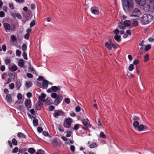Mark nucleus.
I'll list each match as a JSON object with an SVG mask.
<instances>
[{
    "instance_id": "4be33fe9",
    "label": "nucleus",
    "mask_w": 154,
    "mask_h": 154,
    "mask_svg": "<svg viewBox=\"0 0 154 154\" xmlns=\"http://www.w3.org/2000/svg\"><path fill=\"white\" fill-rule=\"evenodd\" d=\"M24 64V62L22 60H19L18 62V65L20 67H23Z\"/></svg>"
},
{
    "instance_id": "a18cd8bd",
    "label": "nucleus",
    "mask_w": 154,
    "mask_h": 154,
    "mask_svg": "<svg viewBox=\"0 0 154 154\" xmlns=\"http://www.w3.org/2000/svg\"><path fill=\"white\" fill-rule=\"evenodd\" d=\"M151 45H148L146 46L145 48V50L146 51H147L149 50L150 48Z\"/></svg>"
},
{
    "instance_id": "a19ab883",
    "label": "nucleus",
    "mask_w": 154,
    "mask_h": 154,
    "mask_svg": "<svg viewBox=\"0 0 154 154\" xmlns=\"http://www.w3.org/2000/svg\"><path fill=\"white\" fill-rule=\"evenodd\" d=\"M149 60V56L148 54H146L144 57V61L147 62Z\"/></svg>"
},
{
    "instance_id": "de8ad7c7",
    "label": "nucleus",
    "mask_w": 154,
    "mask_h": 154,
    "mask_svg": "<svg viewBox=\"0 0 154 154\" xmlns=\"http://www.w3.org/2000/svg\"><path fill=\"white\" fill-rule=\"evenodd\" d=\"M51 96L52 98H56L58 97L57 95V94H56L55 93H54L52 94L51 95Z\"/></svg>"
},
{
    "instance_id": "393cba45",
    "label": "nucleus",
    "mask_w": 154,
    "mask_h": 154,
    "mask_svg": "<svg viewBox=\"0 0 154 154\" xmlns=\"http://www.w3.org/2000/svg\"><path fill=\"white\" fill-rule=\"evenodd\" d=\"M114 39L118 42H120L121 41V36L119 35H116L114 36Z\"/></svg>"
},
{
    "instance_id": "f257e3e1",
    "label": "nucleus",
    "mask_w": 154,
    "mask_h": 154,
    "mask_svg": "<svg viewBox=\"0 0 154 154\" xmlns=\"http://www.w3.org/2000/svg\"><path fill=\"white\" fill-rule=\"evenodd\" d=\"M140 119L139 117L134 116L133 117V120L134 121L133 125L135 129L138 131H146L148 129V127L146 125H144L143 124L139 125V121Z\"/></svg>"
},
{
    "instance_id": "c756f323",
    "label": "nucleus",
    "mask_w": 154,
    "mask_h": 154,
    "mask_svg": "<svg viewBox=\"0 0 154 154\" xmlns=\"http://www.w3.org/2000/svg\"><path fill=\"white\" fill-rule=\"evenodd\" d=\"M17 68V66L15 65H13L11 67V70L12 71H16Z\"/></svg>"
},
{
    "instance_id": "bb28decb",
    "label": "nucleus",
    "mask_w": 154,
    "mask_h": 154,
    "mask_svg": "<svg viewBox=\"0 0 154 154\" xmlns=\"http://www.w3.org/2000/svg\"><path fill=\"white\" fill-rule=\"evenodd\" d=\"M80 126V125L76 124L74 125V127L72 128V129L74 130H77L79 128V126Z\"/></svg>"
},
{
    "instance_id": "2f4dec72",
    "label": "nucleus",
    "mask_w": 154,
    "mask_h": 154,
    "mask_svg": "<svg viewBox=\"0 0 154 154\" xmlns=\"http://www.w3.org/2000/svg\"><path fill=\"white\" fill-rule=\"evenodd\" d=\"M21 85V84L20 82H17L16 83V87L17 89H19Z\"/></svg>"
},
{
    "instance_id": "13d9d810",
    "label": "nucleus",
    "mask_w": 154,
    "mask_h": 154,
    "mask_svg": "<svg viewBox=\"0 0 154 154\" xmlns=\"http://www.w3.org/2000/svg\"><path fill=\"white\" fill-rule=\"evenodd\" d=\"M55 108L54 106H51L49 107V109L51 111H53Z\"/></svg>"
},
{
    "instance_id": "6ab92c4d",
    "label": "nucleus",
    "mask_w": 154,
    "mask_h": 154,
    "mask_svg": "<svg viewBox=\"0 0 154 154\" xmlns=\"http://www.w3.org/2000/svg\"><path fill=\"white\" fill-rule=\"evenodd\" d=\"M42 106V103L41 102H38L36 105V108L37 110L40 109Z\"/></svg>"
},
{
    "instance_id": "39448f33",
    "label": "nucleus",
    "mask_w": 154,
    "mask_h": 154,
    "mask_svg": "<svg viewBox=\"0 0 154 154\" xmlns=\"http://www.w3.org/2000/svg\"><path fill=\"white\" fill-rule=\"evenodd\" d=\"M141 14L140 11L137 8H134L132 11V12L130 14L131 17H139Z\"/></svg>"
},
{
    "instance_id": "603ef678",
    "label": "nucleus",
    "mask_w": 154,
    "mask_h": 154,
    "mask_svg": "<svg viewBox=\"0 0 154 154\" xmlns=\"http://www.w3.org/2000/svg\"><path fill=\"white\" fill-rule=\"evenodd\" d=\"M138 24V22L136 20L134 21L132 23V25L134 26H137Z\"/></svg>"
},
{
    "instance_id": "0e129e2a",
    "label": "nucleus",
    "mask_w": 154,
    "mask_h": 154,
    "mask_svg": "<svg viewBox=\"0 0 154 154\" xmlns=\"http://www.w3.org/2000/svg\"><path fill=\"white\" fill-rule=\"evenodd\" d=\"M9 6L11 9L12 10L14 9V6L13 5V4L12 3H10L9 4Z\"/></svg>"
},
{
    "instance_id": "8fccbe9b",
    "label": "nucleus",
    "mask_w": 154,
    "mask_h": 154,
    "mask_svg": "<svg viewBox=\"0 0 154 154\" xmlns=\"http://www.w3.org/2000/svg\"><path fill=\"white\" fill-rule=\"evenodd\" d=\"M5 16V13L3 11H1L0 12V17H3Z\"/></svg>"
},
{
    "instance_id": "72a5a7b5",
    "label": "nucleus",
    "mask_w": 154,
    "mask_h": 154,
    "mask_svg": "<svg viewBox=\"0 0 154 154\" xmlns=\"http://www.w3.org/2000/svg\"><path fill=\"white\" fill-rule=\"evenodd\" d=\"M134 69V65L132 64H130L128 67V70L130 71H132Z\"/></svg>"
},
{
    "instance_id": "58836bf2",
    "label": "nucleus",
    "mask_w": 154,
    "mask_h": 154,
    "mask_svg": "<svg viewBox=\"0 0 154 154\" xmlns=\"http://www.w3.org/2000/svg\"><path fill=\"white\" fill-rule=\"evenodd\" d=\"M66 136L67 137H69L71 136L72 134V132L69 131H67L66 132Z\"/></svg>"
},
{
    "instance_id": "c03bdc74",
    "label": "nucleus",
    "mask_w": 154,
    "mask_h": 154,
    "mask_svg": "<svg viewBox=\"0 0 154 154\" xmlns=\"http://www.w3.org/2000/svg\"><path fill=\"white\" fill-rule=\"evenodd\" d=\"M9 87L10 89H13L14 87V83H11L9 85Z\"/></svg>"
},
{
    "instance_id": "4c0bfd02",
    "label": "nucleus",
    "mask_w": 154,
    "mask_h": 154,
    "mask_svg": "<svg viewBox=\"0 0 154 154\" xmlns=\"http://www.w3.org/2000/svg\"><path fill=\"white\" fill-rule=\"evenodd\" d=\"M18 149H19L17 147H15L12 150V152L13 153H16L18 152Z\"/></svg>"
},
{
    "instance_id": "37998d69",
    "label": "nucleus",
    "mask_w": 154,
    "mask_h": 154,
    "mask_svg": "<svg viewBox=\"0 0 154 154\" xmlns=\"http://www.w3.org/2000/svg\"><path fill=\"white\" fill-rule=\"evenodd\" d=\"M21 54V51L19 50H17L16 51V55L17 56L19 57Z\"/></svg>"
},
{
    "instance_id": "f8f14e48",
    "label": "nucleus",
    "mask_w": 154,
    "mask_h": 154,
    "mask_svg": "<svg viewBox=\"0 0 154 154\" xmlns=\"http://www.w3.org/2000/svg\"><path fill=\"white\" fill-rule=\"evenodd\" d=\"M24 104L27 109H29L31 107V101L30 100H26L25 101Z\"/></svg>"
},
{
    "instance_id": "7ed1b4c3",
    "label": "nucleus",
    "mask_w": 154,
    "mask_h": 154,
    "mask_svg": "<svg viewBox=\"0 0 154 154\" xmlns=\"http://www.w3.org/2000/svg\"><path fill=\"white\" fill-rule=\"evenodd\" d=\"M153 19L152 16L149 14H143L141 18V23L143 25H145L149 24Z\"/></svg>"
},
{
    "instance_id": "473e14b6",
    "label": "nucleus",
    "mask_w": 154,
    "mask_h": 154,
    "mask_svg": "<svg viewBox=\"0 0 154 154\" xmlns=\"http://www.w3.org/2000/svg\"><path fill=\"white\" fill-rule=\"evenodd\" d=\"M11 38L12 42H14L17 39L15 36L14 35H11Z\"/></svg>"
},
{
    "instance_id": "680f3d73",
    "label": "nucleus",
    "mask_w": 154,
    "mask_h": 154,
    "mask_svg": "<svg viewBox=\"0 0 154 154\" xmlns=\"http://www.w3.org/2000/svg\"><path fill=\"white\" fill-rule=\"evenodd\" d=\"M80 107L79 106H78L75 108V109L76 112H79L80 111Z\"/></svg>"
},
{
    "instance_id": "6e6552de",
    "label": "nucleus",
    "mask_w": 154,
    "mask_h": 154,
    "mask_svg": "<svg viewBox=\"0 0 154 154\" xmlns=\"http://www.w3.org/2000/svg\"><path fill=\"white\" fill-rule=\"evenodd\" d=\"M72 122V119L71 118H66L63 123L64 127L67 128H69Z\"/></svg>"
},
{
    "instance_id": "aec40b11",
    "label": "nucleus",
    "mask_w": 154,
    "mask_h": 154,
    "mask_svg": "<svg viewBox=\"0 0 154 154\" xmlns=\"http://www.w3.org/2000/svg\"><path fill=\"white\" fill-rule=\"evenodd\" d=\"M46 104L48 105H50L52 103V100L50 97H48L45 101Z\"/></svg>"
},
{
    "instance_id": "5fc2aeb1",
    "label": "nucleus",
    "mask_w": 154,
    "mask_h": 154,
    "mask_svg": "<svg viewBox=\"0 0 154 154\" xmlns=\"http://www.w3.org/2000/svg\"><path fill=\"white\" fill-rule=\"evenodd\" d=\"M11 63L10 60L8 59H7L5 60V63L6 64L8 65Z\"/></svg>"
},
{
    "instance_id": "0eeeda50",
    "label": "nucleus",
    "mask_w": 154,
    "mask_h": 154,
    "mask_svg": "<svg viewBox=\"0 0 154 154\" xmlns=\"http://www.w3.org/2000/svg\"><path fill=\"white\" fill-rule=\"evenodd\" d=\"M131 24V22L129 20H127L124 21L123 24L120 23L119 24V28L121 29H124L126 26L128 27Z\"/></svg>"
},
{
    "instance_id": "5701e85b",
    "label": "nucleus",
    "mask_w": 154,
    "mask_h": 154,
    "mask_svg": "<svg viewBox=\"0 0 154 154\" xmlns=\"http://www.w3.org/2000/svg\"><path fill=\"white\" fill-rule=\"evenodd\" d=\"M33 125L35 127L38 125V120L34 118L33 121Z\"/></svg>"
},
{
    "instance_id": "c9c22d12",
    "label": "nucleus",
    "mask_w": 154,
    "mask_h": 154,
    "mask_svg": "<svg viewBox=\"0 0 154 154\" xmlns=\"http://www.w3.org/2000/svg\"><path fill=\"white\" fill-rule=\"evenodd\" d=\"M22 50L23 51H25L27 49V46L25 44H23V45L22 46Z\"/></svg>"
},
{
    "instance_id": "ddd939ff",
    "label": "nucleus",
    "mask_w": 154,
    "mask_h": 154,
    "mask_svg": "<svg viewBox=\"0 0 154 154\" xmlns=\"http://www.w3.org/2000/svg\"><path fill=\"white\" fill-rule=\"evenodd\" d=\"M109 43L106 42L105 43V46L109 50H111L112 49V40H109Z\"/></svg>"
},
{
    "instance_id": "e2e57ef3",
    "label": "nucleus",
    "mask_w": 154,
    "mask_h": 154,
    "mask_svg": "<svg viewBox=\"0 0 154 154\" xmlns=\"http://www.w3.org/2000/svg\"><path fill=\"white\" fill-rule=\"evenodd\" d=\"M37 130L38 132L41 133L42 132L43 129L41 127H38L37 128Z\"/></svg>"
},
{
    "instance_id": "20e7f679",
    "label": "nucleus",
    "mask_w": 154,
    "mask_h": 154,
    "mask_svg": "<svg viewBox=\"0 0 154 154\" xmlns=\"http://www.w3.org/2000/svg\"><path fill=\"white\" fill-rule=\"evenodd\" d=\"M144 9L147 12H154V0H149L145 6Z\"/></svg>"
},
{
    "instance_id": "423d86ee",
    "label": "nucleus",
    "mask_w": 154,
    "mask_h": 154,
    "mask_svg": "<svg viewBox=\"0 0 154 154\" xmlns=\"http://www.w3.org/2000/svg\"><path fill=\"white\" fill-rule=\"evenodd\" d=\"M42 83L41 82H38L37 84V86L43 89H46L47 88L49 82L47 80L45 79L43 80Z\"/></svg>"
},
{
    "instance_id": "ea45409f",
    "label": "nucleus",
    "mask_w": 154,
    "mask_h": 154,
    "mask_svg": "<svg viewBox=\"0 0 154 154\" xmlns=\"http://www.w3.org/2000/svg\"><path fill=\"white\" fill-rule=\"evenodd\" d=\"M65 102L67 104H69L70 103V100L69 98H66L64 100Z\"/></svg>"
},
{
    "instance_id": "3c124183",
    "label": "nucleus",
    "mask_w": 154,
    "mask_h": 154,
    "mask_svg": "<svg viewBox=\"0 0 154 154\" xmlns=\"http://www.w3.org/2000/svg\"><path fill=\"white\" fill-rule=\"evenodd\" d=\"M17 97L18 100H21L22 98L21 94L20 93H18L17 95Z\"/></svg>"
},
{
    "instance_id": "dca6fc26",
    "label": "nucleus",
    "mask_w": 154,
    "mask_h": 154,
    "mask_svg": "<svg viewBox=\"0 0 154 154\" xmlns=\"http://www.w3.org/2000/svg\"><path fill=\"white\" fill-rule=\"evenodd\" d=\"M136 3L140 6H143L146 3V0H135Z\"/></svg>"
},
{
    "instance_id": "1a4fd4ad",
    "label": "nucleus",
    "mask_w": 154,
    "mask_h": 154,
    "mask_svg": "<svg viewBox=\"0 0 154 154\" xmlns=\"http://www.w3.org/2000/svg\"><path fill=\"white\" fill-rule=\"evenodd\" d=\"M64 114V112L62 111L55 110L53 113V116L55 118H57L59 116H63Z\"/></svg>"
},
{
    "instance_id": "864d4df0",
    "label": "nucleus",
    "mask_w": 154,
    "mask_h": 154,
    "mask_svg": "<svg viewBox=\"0 0 154 154\" xmlns=\"http://www.w3.org/2000/svg\"><path fill=\"white\" fill-rule=\"evenodd\" d=\"M70 149L73 152H74L75 149V146L73 145H71L70 146Z\"/></svg>"
},
{
    "instance_id": "4d7b16f0",
    "label": "nucleus",
    "mask_w": 154,
    "mask_h": 154,
    "mask_svg": "<svg viewBox=\"0 0 154 154\" xmlns=\"http://www.w3.org/2000/svg\"><path fill=\"white\" fill-rule=\"evenodd\" d=\"M26 96L30 98L32 97V94L30 92H28L26 94Z\"/></svg>"
},
{
    "instance_id": "a211bd4d",
    "label": "nucleus",
    "mask_w": 154,
    "mask_h": 154,
    "mask_svg": "<svg viewBox=\"0 0 154 154\" xmlns=\"http://www.w3.org/2000/svg\"><path fill=\"white\" fill-rule=\"evenodd\" d=\"M3 26L6 32L7 31L10 30L11 28L10 25L8 23H5L3 25Z\"/></svg>"
},
{
    "instance_id": "09e8293b",
    "label": "nucleus",
    "mask_w": 154,
    "mask_h": 154,
    "mask_svg": "<svg viewBox=\"0 0 154 154\" xmlns=\"http://www.w3.org/2000/svg\"><path fill=\"white\" fill-rule=\"evenodd\" d=\"M136 70L137 73L138 75L140 77V78L141 74L140 73V70L138 69L137 66L136 67Z\"/></svg>"
},
{
    "instance_id": "2eb2a0df",
    "label": "nucleus",
    "mask_w": 154,
    "mask_h": 154,
    "mask_svg": "<svg viewBox=\"0 0 154 154\" xmlns=\"http://www.w3.org/2000/svg\"><path fill=\"white\" fill-rule=\"evenodd\" d=\"M46 95L43 93H42L41 95L39 96V99L42 102H45V98Z\"/></svg>"
},
{
    "instance_id": "bf43d9fd",
    "label": "nucleus",
    "mask_w": 154,
    "mask_h": 154,
    "mask_svg": "<svg viewBox=\"0 0 154 154\" xmlns=\"http://www.w3.org/2000/svg\"><path fill=\"white\" fill-rule=\"evenodd\" d=\"M139 62L138 60H135L133 61V63L134 65H136Z\"/></svg>"
},
{
    "instance_id": "f03ea898",
    "label": "nucleus",
    "mask_w": 154,
    "mask_h": 154,
    "mask_svg": "<svg viewBox=\"0 0 154 154\" xmlns=\"http://www.w3.org/2000/svg\"><path fill=\"white\" fill-rule=\"evenodd\" d=\"M124 10L125 11H130L133 7V0H122Z\"/></svg>"
},
{
    "instance_id": "f704fd0d",
    "label": "nucleus",
    "mask_w": 154,
    "mask_h": 154,
    "mask_svg": "<svg viewBox=\"0 0 154 154\" xmlns=\"http://www.w3.org/2000/svg\"><path fill=\"white\" fill-rule=\"evenodd\" d=\"M44 151L42 149L38 150L35 154H44Z\"/></svg>"
},
{
    "instance_id": "052dcab7",
    "label": "nucleus",
    "mask_w": 154,
    "mask_h": 154,
    "mask_svg": "<svg viewBox=\"0 0 154 154\" xmlns=\"http://www.w3.org/2000/svg\"><path fill=\"white\" fill-rule=\"evenodd\" d=\"M29 34L28 33L26 34L24 36V38L25 39H28L29 38Z\"/></svg>"
},
{
    "instance_id": "7c9ffc66",
    "label": "nucleus",
    "mask_w": 154,
    "mask_h": 154,
    "mask_svg": "<svg viewBox=\"0 0 154 154\" xmlns=\"http://www.w3.org/2000/svg\"><path fill=\"white\" fill-rule=\"evenodd\" d=\"M18 136L19 137H22L25 138L26 137V136L24 134L22 133H19L17 134Z\"/></svg>"
},
{
    "instance_id": "9d476101",
    "label": "nucleus",
    "mask_w": 154,
    "mask_h": 154,
    "mask_svg": "<svg viewBox=\"0 0 154 154\" xmlns=\"http://www.w3.org/2000/svg\"><path fill=\"white\" fill-rule=\"evenodd\" d=\"M90 11L91 12L95 15H98L99 14V11L98 8L96 7H92Z\"/></svg>"
},
{
    "instance_id": "e433bc0d",
    "label": "nucleus",
    "mask_w": 154,
    "mask_h": 154,
    "mask_svg": "<svg viewBox=\"0 0 154 154\" xmlns=\"http://www.w3.org/2000/svg\"><path fill=\"white\" fill-rule=\"evenodd\" d=\"M12 142L13 144L14 145H17V141L15 138L12 139Z\"/></svg>"
},
{
    "instance_id": "4468645a",
    "label": "nucleus",
    "mask_w": 154,
    "mask_h": 154,
    "mask_svg": "<svg viewBox=\"0 0 154 154\" xmlns=\"http://www.w3.org/2000/svg\"><path fill=\"white\" fill-rule=\"evenodd\" d=\"M82 124L86 128H88L90 127V125L88 122V119L83 120L82 121Z\"/></svg>"
},
{
    "instance_id": "69168bd1",
    "label": "nucleus",
    "mask_w": 154,
    "mask_h": 154,
    "mask_svg": "<svg viewBox=\"0 0 154 154\" xmlns=\"http://www.w3.org/2000/svg\"><path fill=\"white\" fill-rule=\"evenodd\" d=\"M16 16L18 19H20L21 18L20 14L19 13H17L16 15Z\"/></svg>"
},
{
    "instance_id": "b1692460",
    "label": "nucleus",
    "mask_w": 154,
    "mask_h": 154,
    "mask_svg": "<svg viewBox=\"0 0 154 154\" xmlns=\"http://www.w3.org/2000/svg\"><path fill=\"white\" fill-rule=\"evenodd\" d=\"M53 91L54 92H56L58 90L60 89V87L59 86L57 87L56 86H54L52 87Z\"/></svg>"
},
{
    "instance_id": "f3484780",
    "label": "nucleus",
    "mask_w": 154,
    "mask_h": 154,
    "mask_svg": "<svg viewBox=\"0 0 154 154\" xmlns=\"http://www.w3.org/2000/svg\"><path fill=\"white\" fill-rule=\"evenodd\" d=\"M62 100V99L61 97H60L59 96H58V97L56 98V100L54 102V104L56 105H57Z\"/></svg>"
},
{
    "instance_id": "a878e982",
    "label": "nucleus",
    "mask_w": 154,
    "mask_h": 154,
    "mask_svg": "<svg viewBox=\"0 0 154 154\" xmlns=\"http://www.w3.org/2000/svg\"><path fill=\"white\" fill-rule=\"evenodd\" d=\"M35 150L33 148H30L28 149V152L30 153L33 154L35 152Z\"/></svg>"
},
{
    "instance_id": "412c9836",
    "label": "nucleus",
    "mask_w": 154,
    "mask_h": 154,
    "mask_svg": "<svg viewBox=\"0 0 154 154\" xmlns=\"http://www.w3.org/2000/svg\"><path fill=\"white\" fill-rule=\"evenodd\" d=\"M6 99L8 102H11V97L10 94H8L6 96Z\"/></svg>"
},
{
    "instance_id": "c85d7f7f",
    "label": "nucleus",
    "mask_w": 154,
    "mask_h": 154,
    "mask_svg": "<svg viewBox=\"0 0 154 154\" xmlns=\"http://www.w3.org/2000/svg\"><path fill=\"white\" fill-rule=\"evenodd\" d=\"M32 85V83L30 81L27 82L26 83V87L29 88L31 87Z\"/></svg>"
},
{
    "instance_id": "338daca9",
    "label": "nucleus",
    "mask_w": 154,
    "mask_h": 154,
    "mask_svg": "<svg viewBox=\"0 0 154 154\" xmlns=\"http://www.w3.org/2000/svg\"><path fill=\"white\" fill-rule=\"evenodd\" d=\"M0 69L2 71H4L5 69V67L4 66H1Z\"/></svg>"
},
{
    "instance_id": "49530a36",
    "label": "nucleus",
    "mask_w": 154,
    "mask_h": 154,
    "mask_svg": "<svg viewBox=\"0 0 154 154\" xmlns=\"http://www.w3.org/2000/svg\"><path fill=\"white\" fill-rule=\"evenodd\" d=\"M23 55L24 58L26 60H27V54L25 51H23Z\"/></svg>"
},
{
    "instance_id": "cd10ccee",
    "label": "nucleus",
    "mask_w": 154,
    "mask_h": 154,
    "mask_svg": "<svg viewBox=\"0 0 154 154\" xmlns=\"http://www.w3.org/2000/svg\"><path fill=\"white\" fill-rule=\"evenodd\" d=\"M100 137L103 139H106V136L105 134L102 131H101L100 132Z\"/></svg>"
},
{
    "instance_id": "79ce46f5",
    "label": "nucleus",
    "mask_w": 154,
    "mask_h": 154,
    "mask_svg": "<svg viewBox=\"0 0 154 154\" xmlns=\"http://www.w3.org/2000/svg\"><path fill=\"white\" fill-rule=\"evenodd\" d=\"M35 21L34 20H33L31 22L30 24V27H32L35 25Z\"/></svg>"
},
{
    "instance_id": "774afa93",
    "label": "nucleus",
    "mask_w": 154,
    "mask_h": 154,
    "mask_svg": "<svg viewBox=\"0 0 154 154\" xmlns=\"http://www.w3.org/2000/svg\"><path fill=\"white\" fill-rule=\"evenodd\" d=\"M113 32L115 34H116L119 33V31L117 29H116L113 31Z\"/></svg>"
},
{
    "instance_id": "9b49d317",
    "label": "nucleus",
    "mask_w": 154,
    "mask_h": 154,
    "mask_svg": "<svg viewBox=\"0 0 154 154\" xmlns=\"http://www.w3.org/2000/svg\"><path fill=\"white\" fill-rule=\"evenodd\" d=\"M88 144H90L89 147L90 148H94L98 146V145L95 142H92L91 143V142L89 141L88 143Z\"/></svg>"
},
{
    "instance_id": "6e6d98bb",
    "label": "nucleus",
    "mask_w": 154,
    "mask_h": 154,
    "mask_svg": "<svg viewBox=\"0 0 154 154\" xmlns=\"http://www.w3.org/2000/svg\"><path fill=\"white\" fill-rule=\"evenodd\" d=\"M26 76L29 78H31L32 77V75L30 73H28L26 74Z\"/></svg>"
}]
</instances>
